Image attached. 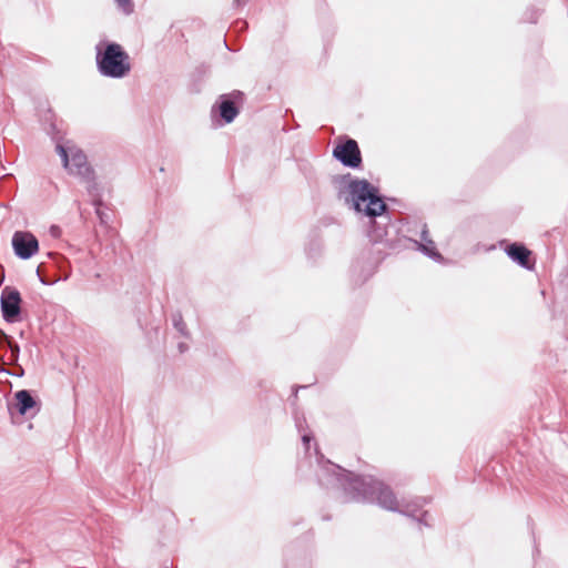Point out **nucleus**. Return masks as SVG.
Masks as SVG:
<instances>
[{"instance_id": "nucleus-1", "label": "nucleus", "mask_w": 568, "mask_h": 568, "mask_svg": "<svg viewBox=\"0 0 568 568\" xmlns=\"http://www.w3.org/2000/svg\"><path fill=\"white\" fill-rule=\"evenodd\" d=\"M322 485L341 486L351 500L377 503L382 508L400 513L406 516H416L422 508V499L398 501L389 487L371 476H356L338 465L327 462L318 476Z\"/></svg>"}, {"instance_id": "nucleus-2", "label": "nucleus", "mask_w": 568, "mask_h": 568, "mask_svg": "<svg viewBox=\"0 0 568 568\" xmlns=\"http://www.w3.org/2000/svg\"><path fill=\"white\" fill-rule=\"evenodd\" d=\"M344 200L357 213L375 217L386 210V204L366 180L351 181L343 191Z\"/></svg>"}, {"instance_id": "nucleus-3", "label": "nucleus", "mask_w": 568, "mask_h": 568, "mask_svg": "<svg viewBox=\"0 0 568 568\" xmlns=\"http://www.w3.org/2000/svg\"><path fill=\"white\" fill-rule=\"evenodd\" d=\"M55 150L62 159L64 169L87 184V190L93 199V204L97 206V214L101 217L99 209L101 200L98 184L94 181V173L88 163L85 154L81 150L65 148L62 144H57Z\"/></svg>"}, {"instance_id": "nucleus-4", "label": "nucleus", "mask_w": 568, "mask_h": 568, "mask_svg": "<svg viewBox=\"0 0 568 568\" xmlns=\"http://www.w3.org/2000/svg\"><path fill=\"white\" fill-rule=\"evenodd\" d=\"M97 67L101 75L111 79H122L131 71L129 54L118 43H108L102 49V43L97 45Z\"/></svg>"}, {"instance_id": "nucleus-5", "label": "nucleus", "mask_w": 568, "mask_h": 568, "mask_svg": "<svg viewBox=\"0 0 568 568\" xmlns=\"http://www.w3.org/2000/svg\"><path fill=\"white\" fill-rule=\"evenodd\" d=\"M14 254L21 260H29L39 251V242L30 232L17 231L12 236Z\"/></svg>"}, {"instance_id": "nucleus-6", "label": "nucleus", "mask_w": 568, "mask_h": 568, "mask_svg": "<svg viewBox=\"0 0 568 568\" xmlns=\"http://www.w3.org/2000/svg\"><path fill=\"white\" fill-rule=\"evenodd\" d=\"M0 302L3 318L9 323L16 322L21 310V296L19 291L8 286L4 287L1 293Z\"/></svg>"}, {"instance_id": "nucleus-7", "label": "nucleus", "mask_w": 568, "mask_h": 568, "mask_svg": "<svg viewBox=\"0 0 568 568\" xmlns=\"http://www.w3.org/2000/svg\"><path fill=\"white\" fill-rule=\"evenodd\" d=\"M333 155L344 165L357 168L362 162L361 152L355 140L348 139L343 144L334 148Z\"/></svg>"}, {"instance_id": "nucleus-8", "label": "nucleus", "mask_w": 568, "mask_h": 568, "mask_svg": "<svg viewBox=\"0 0 568 568\" xmlns=\"http://www.w3.org/2000/svg\"><path fill=\"white\" fill-rule=\"evenodd\" d=\"M14 400L13 404H8L10 414H12L13 409H17L20 415H27L31 409L37 407L36 399L27 389L18 390L14 394Z\"/></svg>"}, {"instance_id": "nucleus-9", "label": "nucleus", "mask_w": 568, "mask_h": 568, "mask_svg": "<svg viewBox=\"0 0 568 568\" xmlns=\"http://www.w3.org/2000/svg\"><path fill=\"white\" fill-rule=\"evenodd\" d=\"M506 253L513 261L517 262L520 266L530 268V251L526 248L524 245L517 243L510 244L506 248Z\"/></svg>"}, {"instance_id": "nucleus-10", "label": "nucleus", "mask_w": 568, "mask_h": 568, "mask_svg": "<svg viewBox=\"0 0 568 568\" xmlns=\"http://www.w3.org/2000/svg\"><path fill=\"white\" fill-rule=\"evenodd\" d=\"M220 115L226 122L231 123L236 115L239 114V110L235 106L234 102L229 99H223L220 103Z\"/></svg>"}, {"instance_id": "nucleus-11", "label": "nucleus", "mask_w": 568, "mask_h": 568, "mask_svg": "<svg viewBox=\"0 0 568 568\" xmlns=\"http://www.w3.org/2000/svg\"><path fill=\"white\" fill-rule=\"evenodd\" d=\"M415 243L425 255L433 260H442V255L437 252L434 241H428V243Z\"/></svg>"}, {"instance_id": "nucleus-12", "label": "nucleus", "mask_w": 568, "mask_h": 568, "mask_svg": "<svg viewBox=\"0 0 568 568\" xmlns=\"http://www.w3.org/2000/svg\"><path fill=\"white\" fill-rule=\"evenodd\" d=\"M172 321H173V325L175 327V329L181 333L182 335L186 336L187 335V332H186V324L182 317L181 314H174L173 317H172Z\"/></svg>"}, {"instance_id": "nucleus-13", "label": "nucleus", "mask_w": 568, "mask_h": 568, "mask_svg": "<svg viewBox=\"0 0 568 568\" xmlns=\"http://www.w3.org/2000/svg\"><path fill=\"white\" fill-rule=\"evenodd\" d=\"M115 2L125 14L133 12L134 6L132 0H115Z\"/></svg>"}, {"instance_id": "nucleus-14", "label": "nucleus", "mask_w": 568, "mask_h": 568, "mask_svg": "<svg viewBox=\"0 0 568 568\" xmlns=\"http://www.w3.org/2000/svg\"><path fill=\"white\" fill-rule=\"evenodd\" d=\"M8 346H9L10 352H11V358L13 361H17L18 357H19V353H20L19 345L17 343H13V342L9 341L8 342Z\"/></svg>"}, {"instance_id": "nucleus-15", "label": "nucleus", "mask_w": 568, "mask_h": 568, "mask_svg": "<svg viewBox=\"0 0 568 568\" xmlns=\"http://www.w3.org/2000/svg\"><path fill=\"white\" fill-rule=\"evenodd\" d=\"M420 237H422V243H428V241H433L432 239H429L428 236V230L426 227V225H424L423 227V231H422V234H420Z\"/></svg>"}, {"instance_id": "nucleus-16", "label": "nucleus", "mask_w": 568, "mask_h": 568, "mask_svg": "<svg viewBox=\"0 0 568 568\" xmlns=\"http://www.w3.org/2000/svg\"><path fill=\"white\" fill-rule=\"evenodd\" d=\"M311 439H312V437H311V435H308V434H304V435L302 436V440H303V444H304V446H305L306 450H307V449H308V447H310Z\"/></svg>"}, {"instance_id": "nucleus-17", "label": "nucleus", "mask_w": 568, "mask_h": 568, "mask_svg": "<svg viewBox=\"0 0 568 568\" xmlns=\"http://www.w3.org/2000/svg\"><path fill=\"white\" fill-rule=\"evenodd\" d=\"M178 347L180 353H184L187 349V345L185 343H179Z\"/></svg>"}, {"instance_id": "nucleus-18", "label": "nucleus", "mask_w": 568, "mask_h": 568, "mask_svg": "<svg viewBox=\"0 0 568 568\" xmlns=\"http://www.w3.org/2000/svg\"><path fill=\"white\" fill-rule=\"evenodd\" d=\"M50 232H51V234H52L53 236H58V235H59L60 230H59V227H58V226H52V227H51V230H50Z\"/></svg>"}, {"instance_id": "nucleus-19", "label": "nucleus", "mask_w": 568, "mask_h": 568, "mask_svg": "<svg viewBox=\"0 0 568 568\" xmlns=\"http://www.w3.org/2000/svg\"><path fill=\"white\" fill-rule=\"evenodd\" d=\"M426 516H427V513L425 511V513L422 515V517H420V518H418V521H419V523H424L425 525H428V524H427V520H426Z\"/></svg>"}, {"instance_id": "nucleus-20", "label": "nucleus", "mask_w": 568, "mask_h": 568, "mask_svg": "<svg viewBox=\"0 0 568 568\" xmlns=\"http://www.w3.org/2000/svg\"><path fill=\"white\" fill-rule=\"evenodd\" d=\"M0 338H3L4 341H7V343L10 341V337L3 333L1 329H0Z\"/></svg>"}, {"instance_id": "nucleus-21", "label": "nucleus", "mask_w": 568, "mask_h": 568, "mask_svg": "<svg viewBox=\"0 0 568 568\" xmlns=\"http://www.w3.org/2000/svg\"><path fill=\"white\" fill-rule=\"evenodd\" d=\"M248 2V0H235L236 6H244Z\"/></svg>"}, {"instance_id": "nucleus-22", "label": "nucleus", "mask_w": 568, "mask_h": 568, "mask_svg": "<svg viewBox=\"0 0 568 568\" xmlns=\"http://www.w3.org/2000/svg\"><path fill=\"white\" fill-rule=\"evenodd\" d=\"M536 19H537V17L531 18L529 21H530V22H536Z\"/></svg>"}]
</instances>
